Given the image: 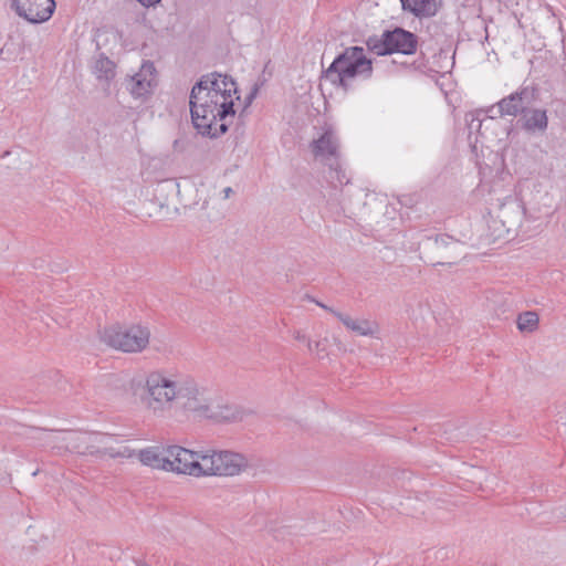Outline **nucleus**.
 Wrapping results in <instances>:
<instances>
[{
  "label": "nucleus",
  "instance_id": "15",
  "mask_svg": "<svg viewBox=\"0 0 566 566\" xmlns=\"http://www.w3.org/2000/svg\"><path fill=\"white\" fill-rule=\"evenodd\" d=\"M331 313L337 317L348 329L360 336H373L378 332L376 322L365 318H353L349 315L343 314L336 310H331Z\"/></svg>",
  "mask_w": 566,
  "mask_h": 566
},
{
  "label": "nucleus",
  "instance_id": "22",
  "mask_svg": "<svg viewBox=\"0 0 566 566\" xmlns=\"http://www.w3.org/2000/svg\"><path fill=\"white\" fill-rule=\"evenodd\" d=\"M538 315L535 312H524L517 317V328L522 333H532L538 327Z\"/></svg>",
  "mask_w": 566,
  "mask_h": 566
},
{
  "label": "nucleus",
  "instance_id": "19",
  "mask_svg": "<svg viewBox=\"0 0 566 566\" xmlns=\"http://www.w3.org/2000/svg\"><path fill=\"white\" fill-rule=\"evenodd\" d=\"M402 9L416 17H432L438 11L440 0H400Z\"/></svg>",
  "mask_w": 566,
  "mask_h": 566
},
{
  "label": "nucleus",
  "instance_id": "28",
  "mask_svg": "<svg viewBox=\"0 0 566 566\" xmlns=\"http://www.w3.org/2000/svg\"><path fill=\"white\" fill-rule=\"evenodd\" d=\"M486 118L485 119H489V120H492L496 117V115H499V112H497V104L496 105H493L491 107H489L486 111Z\"/></svg>",
  "mask_w": 566,
  "mask_h": 566
},
{
  "label": "nucleus",
  "instance_id": "6",
  "mask_svg": "<svg viewBox=\"0 0 566 566\" xmlns=\"http://www.w3.org/2000/svg\"><path fill=\"white\" fill-rule=\"evenodd\" d=\"M367 48L377 55H387L392 53H401L406 55L413 54L417 50V35L402 29L395 28L387 30L379 36L368 38Z\"/></svg>",
  "mask_w": 566,
  "mask_h": 566
},
{
  "label": "nucleus",
  "instance_id": "16",
  "mask_svg": "<svg viewBox=\"0 0 566 566\" xmlns=\"http://www.w3.org/2000/svg\"><path fill=\"white\" fill-rule=\"evenodd\" d=\"M138 459L144 465L168 471L169 457L167 447L163 449L157 447L143 449L138 453Z\"/></svg>",
  "mask_w": 566,
  "mask_h": 566
},
{
  "label": "nucleus",
  "instance_id": "29",
  "mask_svg": "<svg viewBox=\"0 0 566 566\" xmlns=\"http://www.w3.org/2000/svg\"><path fill=\"white\" fill-rule=\"evenodd\" d=\"M144 7H153L159 3L161 0H137Z\"/></svg>",
  "mask_w": 566,
  "mask_h": 566
},
{
  "label": "nucleus",
  "instance_id": "9",
  "mask_svg": "<svg viewBox=\"0 0 566 566\" xmlns=\"http://www.w3.org/2000/svg\"><path fill=\"white\" fill-rule=\"evenodd\" d=\"M167 451L168 471L192 476L205 475V461L201 460V455H206V451H191L180 446H168Z\"/></svg>",
  "mask_w": 566,
  "mask_h": 566
},
{
  "label": "nucleus",
  "instance_id": "21",
  "mask_svg": "<svg viewBox=\"0 0 566 566\" xmlns=\"http://www.w3.org/2000/svg\"><path fill=\"white\" fill-rule=\"evenodd\" d=\"M93 73L98 80L109 82L115 76V64L107 56L101 53L92 66Z\"/></svg>",
  "mask_w": 566,
  "mask_h": 566
},
{
  "label": "nucleus",
  "instance_id": "12",
  "mask_svg": "<svg viewBox=\"0 0 566 566\" xmlns=\"http://www.w3.org/2000/svg\"><path fill=\"white\" fill-rule=\"evenodd\" d=\"M11 8L19 17L24 18L31 23H42L48 21L54 10V0H11Z\"/></svg>",
  "mask_w": 566,
  "mask_h": 566
},
{
  "label": "nucleus",
  "instance_id": "20",
  "mask_svg": "<svg viewBox=\"0 0 566 566\" xmlns=\"http://www.w3.org/2000/svg\"><path fill=\"white\" fill-rule=\"evenodd\" d=\"M488 229L493 241H511L517 234V229H507L506 222L501 221L492 213L488 221Z\"/></svg>",
  "mask_w": 566,
  "mask_h": 566
},
{
  "label": "nucleus",
  "instance_id": "25",
  "mask_svg": "<svg viewBox=\"0 0 566 566\" xmlns=\"http://www.w3.org/2000/svg\"><path fill=\"white\" fill-rule=\"evenodd\" d=\"M311 353H316L317 357L322 359L325 357V346L322 342H315L313 343V350Z\"/></svg>",
  "mask_w": 566,
  "mask_h": 566
},
{
  "label": "nucleus",
  "instance_id": "17",
  "mask_svg": "<svg viewBox=\"0 0 566 566\" xmlns=\"http://www.w3.org/2000/svg\"><path fill=\"white\" fill-rule=\"evenodd\" d=\"M522 128L528 133H544L548 126L546 109L532 108L521 116Z\"/></svg>",
  "mask_w": 566,
  "mask_h": 566
},
{
  "label": "nucleus",
  "instance_id": "3",
  "mask_svg": "<svg viewBox=\"0 0 566 566\" xmlns=\"http://www.w3.org/2000/svg\"><path fill=\"white\" fill-rule=\"evenodd\" d=\"M373 62L367 59L361 46H349L339 53L331 65L322 72V80L333 86L347 92L350 87L349 80L363 75L370 77Z\"/></svg>",
  "mask_w": 566,
  "mask_h": 566
},
{
  "label": "nucleus",
  "instance_id": "32",
  "mask_svg": "<svg viewBox=\"0 0 566 566\" xmlns=\"http://www.w3.org/2000/svg\"><path fill=\"white\" fill-rule=\"evenodd\" d=\"M136 566H149L147 563L145 562H142V560H136Z\"/></svg>",
  "mask_w": 566,
  "mask_h": 566
},
{
  "label": "nucleus",
  "instance_id": "26",
  "mask_svg": "<svg viewBox=\"0 0 566 566\" xmlns=\"http://www.w3.org/2000/svg\"><path fill=\"white\" fill-rule=\"evenodd\" d=\"M259 88H260L259 84L253 85L251 92L245 97V107L249 106L253 102V99L256 97Z\"/></svg>",
  "mask_w": 566,
  "mask_h": 566
},
{
  "label": "nucleus",
  "instance_id": "23",
  "mask_svg": "<svg viewBox=\"0 0 566 566\" xmlns=\"http://www.w3.org/2000/svg\"><path fill=\"white\" fill-rule=\"evenodd\" d=\"M91 454L97 455H108L109 458H123L128 459L133 457V451L128 447H119V448H104L98 449L96 451H90Z\"/></svg>",
  "mask_w": 566,
  "mask_h": 566
},
{
  "label": "nucleus",
  "instance_id": "7",
  "mask_svg": "<svg viewBox=\"0 0 566 566\" xmlns=\"http://www.w3.org/2000/svg\"><path fill=\"white\" fill-rule=\"evenodd\" d=\"M201 460L205 461V475L234 476L249 467L243 454L227 450H207Z\"/></svg>",
  "mask_w": 566,
  "mask_h": 566
},
{
  "label": "nucleus",
  "instance_id": "30",
  "mask_svg": "<svg viewBox=\"0 0 566 566\" xmlns=\"http://www.w3.org/2000/svg\"><path fill=\"white\" fill-rule=\"evenodd\" d=\"M233 193V190L231 187H227L223 189V198L228 199Z\"/></svg>",
  "mask_w": 566,
  "mask_h": 566
},
{
  "label": "nucleus",
  "instance_id": "10",
  "mask_svg": "<svg viewBox=\"0 0 566 566\" xmlns=\"http://www.w3.org/2000/svg\"><path fill=\"white\" fill-rule=\"evenodd\" d=\"M539 98V88L535 84L523 85L518 91L497 102L499 116H513L527 113Z\"/></svg>",
  "mask_w": 566,
  "mask_h": 566
},
{
  "label": "nucleus",
  "instance_id": "4",
  "mask_svg": "<svg viewBox=\"0 0 566 566\" xmlns=\"http://www.w3.org/2000/svg\"><path fill=\"white\" fill-rule=\"evenodd\" d=\"M104 344L113 349L136 354L145 350L149 345L150 331L147 326L134 324L128 327L109 326L101 334Z\"/></svg>",
  "mask_w": 566,
  "mask_h": 566
},
{
  "label": "nucleus",
  "instance_id": "18",
  "mask_svg": "<svg viewBox=\"0 0 566 566\" xmlns=\"http://www.w3.org/2000/svg\"><path fill=\"white\" fill-rule=\"evenodd\" d=\"M311 147L315 157H331L336 155L338 142L332 130H326Z\"/></svg>",
  "mask_w": 566,
  "mask_h": 566
},
{
  "label": "nucleus",
  "instance_id": "1",
  "mask_svg": "<svg viewBox=\"0 0 566 566\" xmlns=\"http://www.w3.org/2000/svg\"><path fill=\"white\" fill-rule=\"evenodd\" d=\"M140 401L150 416L160 419L193 416L214 422H235L244 416L234 405L213 406L208 389L193 376L166 369L145 375Z\"/></svg>",
  "mask_w": 566,
  "mask_h": 566
},
{
  "label": "nucleus",
  "instance_id": "11",
  "mask_svg": "<svg viewBox=\"0 0 566 566\" xmlns=\"http://www.w3.org/2000/svg\"><path fill=\"white\" fill-rule=\"evenodd\" d=\"M191 91L197 94H208L214 98H234L239 99L238 87L235 81L227 75L212 72L202 75L200 80L192 86Z\"/></svg>",
  "mask_w": 566,
  "mask_h": 566
},
{
  "label": "nucleus",
  "instance_id": "5",
  "mask_svg": "<svg viewBox=\"0 0 566 566\" xmlns=\"http://www.w3.org/2000/svg\"><path fill=\"white\" fill-rule=\"evenodd\" d=\"M419 248L423 260L432 265L453 264L464 252L463 243L447 234L427 237Z\"/></svg>",
  "mask_w": 566,
  "mask_h": 566
},
{
  "label": "nucleus",
  "instance_id": "24",
  "mask_svg": "<svg viewBox=\"0 0 566 566\" xmlns=\"http://www.w3.org/2000/svg\"><path fill=\"white\" fill-rule=\"evenodd\" d=\"M471 116H472V118L470 119V122L468 124L470 132L476 130L479 134H482L481 128H482L483 122L485 119H480L479 117H474V115H471Z\"/></svg>",
  "mask_w": 566,
  "mask_h": 566
},
{
  "label": "nucleus",
  "instance_id": "31",
  "mask_svg": "<svg viewBox=\"0 0 566 566\" xmlns=\"http://www.w3.org/2000/svg\"><path fill=\"white\" fill-rule=\"evenodd\" d=\"M316 304H317L318 306H321L322 308H324V310L328 311L329 313H331V310H333L332 307H329V306H327V305H325V304H323V303H321V302H317V301H316Z\"/></svg>",
  "mask_w": 566,
  "mask_h": 566
},
{
  "label": "nucleus",
  "instance_id": "2",
  "mask_svg": "<svg viewBox=\"0 0 566 566\" xmlns=\"http://www.w3.org/2000/svg\"><path fill=\"white\" fill-rule=\"evenodd\" d=\"M191 120L203 136L218 138L229 130L234 111V98H214L208 94L191 91L189 96Z\"/></svg>",
  "mask_w": 566,
  "mask_h": 566
},
{
  "label": "nucleus",
  "instance_id": "27",
  "mask_svg": "<svg viewBox=\"0 0 566 566\" xmlns=\"http://www.w3.org/2000/svg\"><path fill=\"white\" fill-rule=\"evenodd\" d=\"M294 337L300 342H305L310 352L313 350V343L306 337L305 334L296 332Z\"/></svg>",
  "mask_w": 566,
  "mask_h": 566
},
{
  "label": "nucleus",
  "instance_id": "14",
  "mask_svg": "<svg viewBox=\"0 0 566 566\" xmlns=\"http://www.w3.org/2000/svg\"><path fill=\"white\" fill-rule=\"evenodd\" d=\"M491 213L501 221L506 222L507 229L518 230L524 218L522 206L512 197H507L503 202L499 201L496 208Z\"/></svg>",
  "mask_w": 566,
  "mask_h": 566
},
{
  "label": "nucleus",
  "instance_id": "8",
  "mask_svg": "<svg viewBox=\"0 0 566 566\" xmlns=\"http://www.w3.org/2000/svg\"><path fill=\"white\" fill-rule=\"evenodd\" d=\"M38 439L43 442L44 446L51 447L57 453L62 452H75L84 454L88 451L87 442L85 437L76 431H57L38 429Z\"/></svg>",
  "mask_w": 566,
  "mask_h": 566
},
{
  "label": "nucleus",
  "instance_id": "13",
  "mask_svg": "<svg viewBox=\"0 0 566 566\" xmlns=\"http://www.w3.org/2000/svg\"><path fill=\"white\" fill-rule=\"evenodd\" d=\"M156 85V69L150 61H145L139 71L126 80V87L134 98L144 99L148 97L153 94Z\"/></svg>",
  "mask_w": 566,
  "mask_h": 566
}]
</instances>
